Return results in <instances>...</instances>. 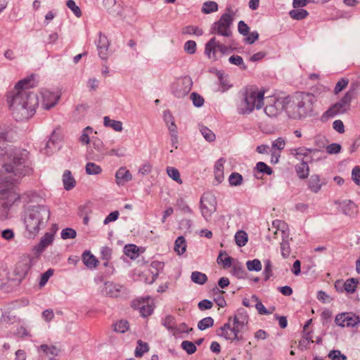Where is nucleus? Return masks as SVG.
Listing matches in <instances>:
<instances>
[{"mask_svg": "<svg viewBox=\"0 0 360 360\" xmlns=\"http://www.w3.org/2000/svg\"><path fill=\"white\" fill-rule=\"evenodd\" d=\"M1 163L0 185L12 190L16 191V185L21 179L33 172L30 153L25 149L11 148Z\"/></svg>", "mask_w": 360, "mask_h": 360, "instance_id": "f257e3e1", "label": "nucleus"}, {"mask_svg": "<svg viewBox=\"0 0 360 360\" xmlns=\"http://www.w3.org/2000/svg\"><path fill=\"white\" fill-rule=\"evenodd\" d=\"M32 77L19 81L7 96V101L13 117L18 121L32 117L39 105L37 95L29 89L33 86Z\"/></svg>", "mask_w": 360, "mask_h": 360, "instance_id": "f03ea898", "label": "nucleus"}, {"mask_svg": "<svg viewBox=\"0 0 360 360\" xmlns=\"http://www.w3.org/2000/svg\"><path fill=\"white\" fill-rule=\"evenodd\" d=\"M249 316L247 311L240 308L237 310L233 316H229L228 322L220 328L219 335L227 340H240L242 336L239 334L243 328L248 325Z\"/></svg>", "mask_w": 360, "mask_h": 360, "instance_id": "7ed1b4c3", "label": "nucleus"}, {"mask_svg": "<svg viewBox=\"0 0 360 360\" xmlns=\"http://www.w3.org/2000/svg\"><path fill=\"white\" fill-rule=\"evenodd\" d=\"M49 217L50 210L45 205H35L28 208L24 218L28 237H35L41 226H44Z\"/></svg>", "mask_w": 360, "mask_h": 360, "instance_id": "20e7f679", "label": "nucleus"}, {"mask_svg": "<svg viewBox=\"0 0 360 360\" xmlns=\"http://www.w3.org/2000/svg\"><path fill=\"white\" fill-rule=\"evenodd\" d=\"M316 102V96L309 93H298L293 99L288 113L295 120H300L311 116L314 112V105Z\"/></svg>", "mask_w": 360, "mask_h": 360, "instance_id": "39448f33", "label": "nucleus"}, {"mask_svg": "<svg viewBox=\"0 0 360 360\" xmlns=\"http://www.w3.org/2000/svg\"><path fill=\"white\" fill-rule=\"evenodd\" d=\"M264 91L257 88L246 89L240 101L238 112L240 115H249L255 109L259 110L264 105Z\"/></svg>", "mask_w": 360, "mask_h": 360, "instance_id": "423d86ee", "label": "nucleus"}, {"mask_svg": "<svg viewBox=\"0 0 360 360\" xmlns=\"http://www.w3.org/2000/svg\"><path fill=\"white\" fill-rule=\"evenodd\" d=\"M20 200V193L12 188L0 185V220L4 221L8 217L10 208Z\"/></svg>", "mask_w": 360, "mask_h": 360, "instance_id": "0eeeda50", "label": "nucleus"}, {"mask_svg": "<svg viewBox=\"0 0 360 360\" xmlns=\"http://www.w3.org/2000/svg\"><path fill=\"white\" fill-rule=\"evenodd\" d=\"M227 12L224 13L220 18L214 22L210 28V33L217 34L225 38H230L232 34L231 25L233 22L234 12L231 8H227Z\"/></svg>", "mask_w": 360, "mask_h": 360, "instance_id": "6e6552de", "label": "nucleus"}, {"mask_svg": "<svg viewBox=\"0 0 360 360\" xmlns=\"http://www.w3.org/2000/svg\"><path fill=\"white\" fill-rule=\"evenodd\" d=\"M354 98V91H347L344 96L337 103L333 104L325 114L328 117H334L338 114H342L348 111L351 106V102Z\"/></svg>", "mask_w": 360, "mask_h": 360, "instance_id": "1a4fd4ad", "label": "nucleus"}, {"mask_svg": "<svg viewBox=\"0 0 360 360\" xmlns=\"http://www.w3.org/2000/svg\"><path fill=\"white\" fill-rule=\"evenodd\" d=\"M201 214L206 221H210L212 215L217 210V200L214 195L207 193L200 199Z\"/></svg>", "mask_w": 360, "mask_h": 360, "instance_id": "9d476101", "label": "nucleus"}, {"mask_svg": "<svg viewBox=\"0 0 360 360\" xmlns=\"http://www.w3.org/2000/svg\"><path fill=\"white\" fill-rule=\"evenodd\" d=\"M285 105V101L283 98L271 97L267 99L264 111L268 117H276L283 111Z\"/></svg>", "mask_w": 360, "mask_h": 360, "instance_id": "9b49d317", "label": "nucleus"}, {"mask_svg": "<svg viewBox=\"0 0 360 360\" xmlns=\"http://www.w3.org/2000/svg\"><path fill=\"white\" fill-rule=\"evenodd\" d=\"M217 50L222 53H225L227 51V47L222 42L217 40V38L214 37L206 44L205 53L210 59L216 60V52Z\"/></svg>", "mask_w": 360, "mask_h": 360, "instance_id": "f8f14e48", "label": "nucleus"}, {"mask_svg": "<svg viewBox=\"0 0 360 360\" xmlns=\"http://www.w3.org/2000/svg\"><path fill=\"white\" fill-rule=\"evenodd\" d=\"M192 80L188 77L181 78L173 84L172 91L174 96L177 98H181L187 95L191 89Z\"/></svg>", "mask_w": 360, "mask_h": 360, "instance_id": "ddd939ff", "label": "nucleus"}, {"mask_svg": "<svg viewBox=\"0 0 360 360\" xmlns=\"http://www.w3.org/2000/svg\"><path fill=\"white\" fill-rule=\"evenodd\" d=\"M335 322L341 327H354L360 323V319L354 314L345 312L338 314L335 319Z\"/></svg>", "mask_w": 360, "mask_h": 360, "instance_id": "4468645a", "label": "nucleus"}, {"mask_svg": "<svg viewBox=\"0 0 360 360\" xmlns=\"http://www.w3.org/2000/svg\"><path fill=\"white\" fill-rule=\"evenodd\" d=\"M41 94V105L44 110H50L51 108L54 107L60 99V96L58 94L49 90L42 91Z\"/></svg>", "mask_w": 360, "mask_h": 360, "instance_id": "2eb2a0df", "label": "nucleus"}, {"mask_svg": "<svg viewBox=\"0 0 360 360\" xmlns=\"http://www.w3.org/2000/svg\"><path fill=\"white\" fill-rule=\"evenodd\" d=\"M33 264V257L30 255H24L16 265V274L20 276H24L27 274L29 269Z\"/></svg>", "mask_w": 360, "mask_h": 360, "instance_id": "dca6fc26", "label": "nucleus"}, {"mask_svg": "<svg viewBox=\"0 0 360 360\" xmlns=\"http://www.w3.org/2000/svg\"><path fill=\"white\" fill-rule=\"evenodd\" d=\"M99 57L103 60H107L108 56L109 41L106 36L99 33L98 39L96 41Z\"/></svg>", "mask_w": 360, "mask_h": 360, "instance_id": "f3484780", "label": "nucleus"}, {"mask_svg": "<svg viewBox=\"0 0 360 360\" xmlns=\"http://www.w3.org/2000/svg\"><path fill=\"white\" fill-rule=\"evenodd\" d=\"M342 212L350 217H354L357 212H358V208L357 206L350 200H344L342 201H338L336 202Z\"/></svg>", "mask_w": 360, "mask_h": 360, "instance_id": "a211bd4d", "label": "nucleus"}, {"mask_svg": "<svg viewBox=\"0 0 360 360\" xmlns=\"http://www.w3.org/2000/svg\"><path fill=\"white\" fill-rule=\"evenodd\" d=\"M53 234L51 233H46L44 236L41 238L40 242L38 245L34 247L33 251L37 256L40 255L44 250L53 241Z\"/></svg>", "mask_w": 360, "mask_h": 360, "instance_id": "6ab92c4d", "label": "nucleus"}, {"mask_svg": "<svg viewBox=\"0 0 360 360\" xmlns=\"http://www.w3.org/2000/svg\"><path fill=\"white\" fill-rule=\"evenodd\" d=\"M132 179V175L125 167H120L115 174L116 183L119 186H123Z\"/></svg>", "mask_w": 360, "mask_h": 360, "instance_id": "aec40b11", "label": "nucleus"}, {"mask_svg": "<svg viewBox=\"0 0 360 360\" xmlns=\"http://www.w3.org/2000/svg\"><path fill=\"white\" fill-rule=\"evenodd\" d=\"M39 348L49 360H55L60 352V349L56 346L46 344L40 345Z\"/></svg>", "mask_w": 360, "mask_h": 360, "instance_id": "412c9836", "label": "nucleus"}, {"mask_svg": "<svg viewBox=\"0 0 360 360\" xmlns=\"http://www.w3.org/2000/svg\"><path fill=\"white\" fill-rule=\"evenodd\" d=\"M11 148H8L6 132L0 129V162H1Z\"/></svg>", "mask_w": 360, "mask_h": 360, "instance_id": "4be33fe9", "label": "nucleus"}, {"mask_svg": "<svg viewBox=\"0 0 360 360\" xmlns=\"http://www.w3.org/2000/svg\"><path fill=\"white\" fill-rule=\"evenodd\" d=\"M120 285H116L112 282L108 281L105 283L104 288L102 291L105 295L117 297L120 290Z\"/></svg>", "mask_w": 360, "mask_h": 360, "instance_id": "5701e85b", "label": "nucleus"}, {"mask_svg": "<svg viewBox=\"0 0 360 360\" xmlns=\"http://www.w3.org/2000/svg\"><path fill=\"white\" fill-rule=\"evenodd\" d=\"M103 124L106 127H110L117 132H121L123 129V124L121 121L110 119L108 116L103 118Z\"/></svg>", "mask_w": 360, "mask_h": 360, "instance_id": "b1692460", "label": "nucleus"}, {"mask_svg": "<svg viewBox=\"0 0 360 360\" xmlns=\"http://www.w3.org/2000/svg\"><path fill=\"white\" fill-rule=\"evenodd\" d=\"M63 182L64 188L67 191L71 190L75 186L76 181L72 176L70 170H65L63 175Z\"/></svg>", "mask_w": 360, "mask_h": 360, "instance_id": "393cba45", "label": "nucleus"}, {"mask_svg": "<svg viewBox=\"0 0 360 360\" xmlns=\"http://www.w3.org/2000/svg\"><path fill=\"white\" fill-rule=\"evenodd\" d=\"M225 160L224 158H219L215 163L214 165V176L215 179L218 183L222 181L224 179V164Z\"/></svg>", "mask_w": 360, "mask_h": 360, "instance_id": "a878e982", "label": "nucleus"}, {"mask_svg": "<svg viewBox=\"0 0 360 360\" xmlns=\"http://www.w3.org/2000/svg\"><path fill=\"white\" fill-rule=\"evenodd\" d=\"M82 259L84 264L89 269L96 267L98 264V259L88 251L83 253Z\"/></svg>", "mask_w": 360, "mask_h": 360, "instance_id": "bb28decb", "label": "nucleus"}, {"mask_svg": "<svg viewBox=\"0 0 360 360\" xmlns=\"http://www.w3.org/2000/svg\"><path fill=\"white\" fill-rule=\"evenodd\" d=\"M163 326L168 329L174 335H176L179 331L176 328L175 319L172 316H167L162 322Z\"/></svg>", "mask_w": 360, "mask_h": 360, "instance_id": "cd10ccee", "label": "nucleus"}, {"mask_svg": "<svg viewBox=\"0 0 360 360\" xmlns=\"http://www.w3.org/2000/svg\"><path fill=\"white\" fill-rule=\"evenodd\" d=\"M148 300H149V298H147ZM139 308L140 310L141 314L143 317H146L149 315H150L153 311V307L149 304V301H148L146 304V302L144 299H142V302H141L139 301Z\"/></svg>", "mask_w": 360, "mask_h": 360, "instance_id": "c85d7f7f", "label": "nucleus"}, {"mask_svg": "<svg viewBox=\"0 0 360 360\" xmlns=\"http://www.w3.org/2000/svg\"><path fill=\"white\" fill-rule=\"evenodd\" d=\"M295 170L300 179H304L309 176V168L307 163L304 161H302L300 165H297Z\"/></svg>", "mask_w": 360, "mask_h": 360, "instance_id": "c756f323", "label": "nucleus"}, {"mask_svg": "<svg viewBox=\"0 0 360 360\" xmlns=\"http://www.w3.org/2000/svg\"><path fill=\"white\" fill-rule=\"evenodd\" d=\"M186 250V242L183 236H179L174 243V251L179 255H183Z\"/></svg>", "mask_w": 360, "mask_h": 360, "instance_id": "7c9ffc66", "label": "nucleus"}, {"mask_svg": "<svg viewBox=\"0 0 360 360\" xmlns=\"http://www.w3.org/2000/svg\"><path fill=\"white\" fill-rule=\"evenodd\" d=\"M273 226L277 229V231H281V234L284 238H289V231L288 224L281 220H276L273 221Z\"/></svg>", "mask_w": 360, "mask_h": 360, "instance_id": "2f4dec72", "label": "nucleus"}, {"mask_svg": "<svg viewBox=\"0 0 360 360\" xmlns=\"http://www.w3.org/2000/svg\"><path fill=\"white\" fill-rule=\"evenodd\" d=\"M217 262L221 264L224 268H228L231 266L232 258L227 255L226 252L221 251L217 257Z\"/></svg>", "mask_w": 360, "mask_h": 360, "instance_id": "473e14b6", "label": "nucleus"}, {"mask_svg": "<svg viewBox=\"0 0 360 360\" xmlns=\"http://www.w3.org/2000/svg\"><path fill=\"white\" fill-rule=\"evenodd\" d=\"M202 12L205 14H209L218 11V4L213 1H207L202 4Z\"/></svg>", "mask_w": 360, "mask_h": 360, "instance_id": "72a5a7b5", "label": "nucleus"}, {"mask_svg": "<svg viewBox=\"0 0 360 360\" xmlns=\"http://www.w3.org/2000/svg\"><path fill=\"white\" fill-rule=\"evenodd\" d=\"M138 346L135 349V356L141 357L144 353L148 352L149 351V345L148 343L143 342L141 340H139L137 342Z\"/></svg>", "mask_w": 360, "mask_h": 360, "instance_id": "f704fd0d", "label": "nucleus"}, {"mask_svg": "<svg viewBox=\"0 0 360 360\" xmlns=\"http://www.w3.org/2000/svg\"><path fill=\"white\" fill-rule=\"evenodd\" d=\"M290 238H284V236H282V242L281 243V255L284 258H287L290 256L291 250L290 247Z\"/></svg>", "mask_w": 360, "mask_h": 360, "instance_id": "c9c22d12", "label": "nucleus"}, {"mask_svg": "<svg viewBox=\"0 0 360 360\" xmlns=\"http://www.w3.org/2000/svg\"><path fill=\"white\" fill-rule=\"evenodd\" d=\"M191 281L197 284L202 285L207 281L206 274L200 271H193L191 276Z\"/></svg>", "mask_w": 360, "mask_h": 360, "instance_id": "e433bc0d", "label": "nucleus"}, {"mask_svg": "<svg viewBox=\"0 0 360 360\" xmlns=\"http://www.w3.org/2000/svg\"><path fill=\"white\" fill-rule=\"evenodd\" d=\"M309 187L314 193H317L321 188L320 179L318 175H312L309 181Z\"/></svg>", "mask_w": 360, "mask_h": 360, "instance_id": "4c0bfd02", "label": "nucleus"}, {"mask_svg": "<svg viewBox=\"0 0 360 360\" xmlns=\"http://www.w3.org/2000/svg\"><path fill=\"white\" fill-rule=\"evenodd\" d=\"M359 281L357 279L352 278L347 279L344 283V289L347 292L354 293L356 289Z\"/></svg>", "mask_w": 360, "mask_h": 360, "instance_id": "58836bf2", "label": "nucleus"}, {"mask_svg": "<svg viewBox=\"0 0 360 360\" xmlns=\"http://www.w3.org/2000/svg\"><path fill=\"white\" fill-rule=\"evenodd\" d=\"M85 170L89 175H97L102 172L101 167L94 162H88L86 165Z\"/></svg>", "mask_w": 360, "mask_h": 360, "instance_id": "ea45409f", "label": "nucleus"}, {"mask_svg": "<svg viewBox=\"0 0 360 360\" xmlns=\"http://www.w3.org/2000/svg\"><path fill=\"white\" fill-rule=\"evenodd\" d=\"M167 174L168 176L174 181L177 182L179 184H181L183 183L181 177H180V173L179 170L174 167H167L166 169Z\"/></svg>", "mask_w": 360, "mask_h": 360, "instance_id": "a19ab883", "label": "nucleus"}, {"mask_svg": "<svg viewBox=\"0 0 360 360\" xmlns=\"http://www.w3.org/2000/svg\"><path fill=\"white\" fill-rule=\"evenodd\" d=\"M246 266L250 271H259L262 268V263L258 259L247 261Z\"/></svg>", "mask_w": 360, "mask_h": 360, "instance_id": "79ce46f5", "label": "nucleus"}, {"mask_svg": "<svg viewBox=\"0 0 360 360\" xmlns=\"http://www.w3.org/2000/svg\"><path fill=\"white\" fill-rule=\"evenodd\" d=\"M308 12L302 8L293 9L290 11V16L295 20H302L305 18L308 15Z\"/></svg>", "mask_w": 360, "mask_h": 360, "instance_id": "37998d69", "label": "nucleus"}, {"mask_svg": "<svg viewBox=\"0 0 360 360\" xmlns=\"http://www.w3.org/2000/svg\"><path fill=\"white\" fill-rule=\"evenodd\" d=\"M235 240L239 247H243L248 242V234L243 231H239L235 235Z\"/></svg>", "mask_w": 360, "mask_h": 360, "instance_id": "c03bdc74", "label": "nucleus"}, {"mask_svg": "<svg viewBox=\"0 0 360 360\" xmlns=\"http://www.w3.org/2000/svg\"><path fill=\"white\" fill-rule=\"evenodd\" d=\"M124 251L127 256L134 259L138 255L139 248L135 245L129 244L124 246Z\"/></svg>", "mask_w": 360, "mask_h": 360, "instance_id": "a18cd8bd", "label": "nucleus"}, {"mask_svg": "<svg viewBox=\"0 0 360 360\" xmlns=\"http://www.w3.org/2000/svg\"><path fill=\"white\" fill-rule=\"evenodd\" d=\"M103 6L109 13H115L117 6L115 0H103Z\"/></svg>", "mask_w": 360, "mask_h": 360, "instance_id": "49530a36", "label": "nucleus"}, {"mask_svg": "<svg viewBox=\"0 0 360 360\" xmlns=\"http://www.w3.org/2000/svg\"><path fill=\"white\" fill-rule=\"evenodd\" d=\"M313 151L312 149L306 148L304 147H300L291 150V154L294 155L297 159H300V157H306L309 153Z\"/></svg>", "mask_w": 360, "mask_h": 360, "instance_id": "de8ad7c7", "label": "nucleus"}, {"mask_svg": "<svg viewBox=\"0 0 360 360\" xmlns=\"http://www.w3.org/2000/svg\"><path fill=\"white\" fill-rule=\"evenodd\" d=\"M251 299L254 301H256L257 303L255 304V307L257 309V310L258 311L259 314H270L272 313V311H274V308L272 309V310H268L265 308V307L263 305V304L258 301V298L256 295H252Z\"/></svg>", "mask_w": 360, "mask_h": 360, "instance_id": "09e8293b", "label": "nucleus"}, {"mask_svg": "<svg viewBox=\"0 0 360 360\" xmlns=\"http://www.w3.org/2000/svg\"><path fill=\"white\" fill-rule=\"evenodd\" d=\"M243 176L238 172L232 173L229 178V184L233 186H240L243 183Z\"/></svg>", "mask_w": 360, "mask_h": 360, "instance_id": "8fccbe9b", "label": "nucleus"}, {"mask_svg": "<svg viewBox=\"0 0 360 360\" xmlns=\"http://www.w3.org/2000/svg\"><path fill=\"white\" fill-rule=\"evenodd\" d=\"M183 33L186 34H194L199 37L203 34V31L198 27L189 25L184 28Z\"/></svg>", "mask_w": 360, "mask_h": 360, "instance_id": "3c124183", "label": "nucleus"}, {"mask_svg": "<svg viewBox=\"0 0 360 360\" xmlns=\"http://www.w3.org/2000/svg\"><path fill=\"white\" fill-rule=\"evenodd\" d=\"M309 342H314L311 340L310 333H305L302 338L300 340L298 347L301 350L307 349Z\"/></svg>", "mask_w": 360, "mask_h": 360, "instance_id": "603ef678", "label": "nucleus"}, {"mask_svg": "<svg viewBox=\"0 0 360 360\" xmlns=\"http://www.w3.org/2000/svg\"><path fill=\"white\" fill-rule=\"evenodd\" d=\"M200 131L201 134L207 141L212 142L215 140V134L207 127L202 126L200 129Z\"/></svg>", "mask_w": 360, "mask_h": 360, "instance_id": "864d4df0", "label": "nucleus"}, {"mask_svg": "<svg viewBox=\"0 0 360 360\" xmlns=\"http://www.w3.org/2000/svg\"><path fill=\"white\" fill-rule=\"evenodd\" d=\"M214 324V320L212 317H206L200 320L198 323V328L200 330H204L210 327H212Z\"/></svg>", "mask_w": 360, "mask_h": 360, "instance_id": "5fc2aeb1", "label": "nucleus"}, {"mask_svg": "<svg viewBox=\"0 0 360 360\" xmlns=\"http://www.w3.org/2000/svg\"><path fill=\"white\" fill-rule=\"evenodd\" d=\"M181 347L184 350H185L188 354H192L196 351L195 345L188 340H184L181 342Z\"/></svg>", "mask_w": 360, "mask_h": 360, "instance_id": "6e6d98bb", "label": "nucleus"}, {"mask_svg": "<svg viewBox=\"0 0 360 360\" xmlns=\"http://www.w3.org/2000/svg\"><path fill=\"white\" fill-rule=\"evenodd\" d=\"M66 6L72 11L76 17L80 18L82 16L81 9L78 6L76 5L73 0H68L66 2Z\"/></svg>", "mask_w": 360, "mask_h": 360, "instance_id": "4d7b16f0", "label": "nucleus"}, {"mask_svg": "<svg viewBox=\"0 0 360 360\" xmlns=\"http://www.w3.org/2000/svg\"><path fill=\"white\" fill-rule=\"evenodd\" d=\"M129 329V323L125 320H121L114 325L116 332L123 333Z\"/></svg>", "mask_w": 360, "mask_h": 360, "instance_id": "13d9d810", "label": "nucleus"}, {"mask_svg": "<svg viewBox=\"0 0 360 360\" xmlns=\"http://www.w3.org/2000/svg\"><path fill=\"white\" fill-rule=\"evenodd\" d=\"M232 274L238 278H244L246 275L245 269L239 264L233 265Z\"/></svg>", "mask_w": 360, "mask_h": 360, "instance_id": "bf43d9fd", "label": "nucleus"}, {"mask_svg": "<svg viewBox=\"0 0 360 360\" xmlns=\"http://www.w3.org/2000/svg\"><path fill=\"white\" fill-rule=\"evenodd\" d=\"M76 231L71 228H66L61 231V238L64 240L73 239L76 237Z\"/></svg>", "mask_w": 360, "mask_h": 360, "instance_id": "052dcab7", "label": "nucleus"}, {"mask_svg": "<svg viewBox=\"0 0 360 360\" xmlns=\"http://www.w3.org/2000/svg\"><path fill=\"white\" fill-rule=\"evenodd\" d=\"M229 61L232 63V64H234L236 65H238V66H240V68L243 69V70H245L247 68V66L245 65V63H243V59L241 56H237V55H233V56H231L229 59Z\"/></svg>", "mask_w": 360, "mask_h": 360, "instance_id": "680f3d73", "label": "nucleus"}, {"mask_svg": "<svg viewBox=\"0 0 360 360\" xmlns=\"http://www.w3.org/2000/svg\"><path fill=\"white\" fill-rule=\"evenodd\" d=\"M263 274L264 275L265 281L269 280L272 276V264L269 259H266L264 261V269Z\"/></svg>", "mask_w": 360, "mask_h": 360, "instance_id": "e2e57ef3", "label": "nucleus"}, {"mask_svg": "<svg viewBox=\"0 0 360 360\" xmlns=\"http://www.w3.org/2000/svg\"><path fill=\"white\" fill-rule=\"evenodd\" d=\"M88 108L86 105L80 104L77 105L75 110L74 112V115L78 120L82 118L84 116V114Z\"/></svg>", "mask_w": 360, "mask_h": 360, "instance_id": "0e129e2a", "label": "nucleus"}, {"mask_svg": "<svg viewBox=\"0 0 360 360\" xmlns=\"http://www.w3.org/2000/svg\"><path fill=\"white\" fill-rule=\"evenodd\" d=\"M349 80L348 79L342 78L340 80H339L334 89V93L335 94H339L340 91H342L348 84Z\"/></svg>", "mask_w": 360, "mask_h": 360, "instance_id": "69168bd1", "label": "nucleus"}, {"mask_svg": "<svg viewBox=\"0 0 360 360\" xmlns=\"http://www.w3.org/2000/svg\"><path fill=\"white\" fill-rule=\"evenodd\" d=\"M328 357L332 360H346L347 356L341 354L339 350H332L328 354Z\"/></svg>", "mask_w": 360, "mask_h": 360, "instance_id": "338daca9", "label": "nucleus"}, {"mask_svg": "<svg viewBox=\"0 0 360 360\" xmlns=\"http://www.w3.org/2000/svg\"><path fill=\"white\" fill-rule=\"evenodd\" d=\"M352 179L358 186H360V167L355 166L352 171Z\"/></svg>", "mask_w": 360, "mask_h": 360, "instance_id": "774afa93", "label": "nucleus"}]
</instances>
